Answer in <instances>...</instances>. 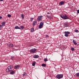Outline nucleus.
Returning <instances> with one entry per match:
<instances>
[{
  "mask_svg": "<svg viewBox=\"0 0 79 79\" xmlns=\"http://www.w3.org/2000/svg\"><path fill=\"white\" fill-rule=\"evenodd\" d=\"M37 20H35L33 22V27H34L35 25H37Z\"/></svg>",
  "mask_w": 79,
  "mask_h": 79,
  "instance_id": "obj_8",
  "label": "nucleus"
},
{
  "mask_svg": "<svg viewBox=\"0 0 79 79\" xmlns=\"http://www.w3.org/2000/svg\"><path fill=\"white\" fill-rule=\"evenodd\" d=\"M74 32L78 33V32H79V31L78 30H74Z\"/></svg>",
  "mask_w": 79,
  "mask_h": 79,
  "instance_id": "obj_24",
  "label": "nucleus"
},
{
  "mask_svg": "<svg viewBox=\"0 0 79 79\" xmlns=\"http://www.w3.org/2000/svg\"><path fill=\"white\" fill-rule=\"evenodd\" d=\"M20 67L21 66L20 65H15L14 68L15 69H17L20 68Z\"/></svg>",
  "mask_w": 79,
  "mask_h": 79,
  "instance_id": "obj_9",
  "label": "nucleus"
},
{
  "mask_svg": "<svg viewBox=\"0 0 79 79\" xmlns=\"http://www.w3.org/2000/svg\"><path fill=\"white\" fill-rule=\"evenodd\" d=\"M76 77H79V72L76 73Z\"/></svg>",
  "mask_w": 79,
  "mask_h": 79,
  "instance_id": "obj_21",
  "label": "nucleus"
},
{
  "mask_svg": "<svg viewBox=\"0 0 79 79\" xmlns=\"http://www.w3.org/2000/svg\"><path fill=\"white\" fill-rule=\"evenodd\" d=\"M41 66L43 67H46V64H42Z\"/></svg>",
  "mask_w": 79,
  "mask_h": 79,
  "instance_id": "obj_20",
  "label": "nucleus"
},
{
  "mask_svg": "<svg viewBox=\"0 0 79 79\" xmlns=\"http://www.w3.org/2000/svg\"><path fill=\"white\" fill-rule=\"evenodd\" d=\"M20 27L21 28H22V29H24V27L23 26H20Z\"/></svg>",
  "mask_w": 79,
  "mask_h": 79,
  "instance_id": "obj_28",
  "label": "nucleus"
},
{
  "mask_svg": "<svg viewBox=\"0 0 79 79\" xmlns=\"http://www.w3.org/2000/svg\"><path fill=\"white\" fill-rule=\"evenodd\" d=\"M60 17L61 18H62L63 19H65L66 20L67 19H69V18L65 14H64V15H61Z\"/></svg>",
  "mask_w": 79,
  "mask_h": 79,
  "instance_id": "obj_1",
  "label": "nucleus"
},
{
  "mask_svg": "<svg viewBox=\"0 0 79 79\" xmlns=\"http://www.w3.org/2000/svg\"><path fill=\"white\" fill-rule=\"evenodd\" d=\"M21 17H22V19H24V14H21Z\"/></svg>",
  "mask_w": 79,
  "mask_h": 79,
  "instance_id": "obj_22",
  "label": "nucleus"
},
{
  "mask_svg": "<svg viewBox=\"0 0 79 79\" xmlns=\"http://www.w3.org/2000/svg\"><path fill=\"white\" fill-rule=\"evenodd\" d=\"M73 43H74V44L75 45H76L77 44V43L76 41H75V40H73Z\"/></svg>",
  "mask_w": 79,
  "mask_h": 79,
  "instance_id": "obj_14",
  "label": "nucleus"
},
{
  "mask_svg": "<svg viewBox=\"0 0 79 79\" xmlns=\"http://www.w3.org/2000/svg\"><path fill=\"white\" fill-rule=\"evenodd\" d=\"M15 57L14 56H12L10 57V59L11 60H14L15 59Z\"/></svg>",
  "mask_w": 79,
  "mask_h": 79,
  "instance_id": "obj_13",
  "label": "nucleus"
},
{
  "mask_svg": "<svg viewBox=\"0 0 79 79\" xmlns=\"http://www.w3.org/2000/svg\"><path fill=\"white\" fill-rule=\"evenodd\" d=\"M65 1H61L59 3V6H62V5H63L64 4H65Z\"/></svg>",
  "mask_w": 79,
  "mask_h": 79,
  "instance_id": "obj_11",
  "label": "nucleus"
},
{
  "mask_svg": "<svg viewBox=\"0 0 79 79\" xmlns=\"http://www.w3.org/2000/svg\"><path fill=\"white\" fill-rule=\"evenodd\" d=\"M9 66L8 67L7 69H6V71L7 72H9Z\"/></svg>",
  "mask_w": 79,
  "mask_h": 79,
  "instance_id": "obj_15",
  "label": "nucleus"
},
{
  "mask_svg": "<svg viewBox=\"0 0 79 79\" xmlns=\"http://www.w3.org/2000/svg\"><path fill=\"white\" fill-rule=\"evenodd\" d=\"M35 64H36L35 62H33V63H32V65L33 66H35Z\"/></svg>",
  "mask_w": 79,
  "mask_h": 79,
  "instance_id": "obj_23",
  "label": "nucleus"
},
{
  "mask_svg": "<svg viewBox=\"0 0 79 79\" xmlns=\"http://www.w3.org/2000/svg\"><path fill=\"white\" fill-rule=\"evenodd\" d=\"M64 26L66 27H67L68 26V24L67 23H64Z\"/></svg>",
  "mask_w": 79,
  "mask_h": 79,
  "instance_id": "obj_19",
  "label": "nucleus"
},
{
  "mask_svg": "<svg viewBox=\"0 0 79 79\" xmlns=\"http://www.w3.org/2000/svg\"><path fill=\"white\" fill-rule=\"evenodd\" d=\"M2 17H0V19H2Z\"/></svg>",
  "mask_w": 79,
  "mask_h": 79,
  "instance_id": "obj_34",
  "label": "nucleus"
},
{
  "mask_svg": "<svg viewBox=\"0 0 79 79\" xmlns=\"http://www.w3.org/2000/svg\"><path fill=\"white\" fill-rule=\"evenodd\" d=\"M9 47H13V44L11 43V44H9Z\"/></svg>",
  "mask_w": 79,
  "mask_h": 79,
  "instance_id": "obj_18",
  "label": "nucleus"
},
{
  "mask_svg": "<svg viewBox=\"0 0 79 79\" xmlns=\"http://www.w3.org/2000/svg\"><path fill=\"white\" fill-rule=\"evenodd\" d=\"M44 60L45 62H47V61H48V60L47 58H45L44 59Z\"/></svg>",
  "mask_w": 79,
  "mask_h": 79,
  "instance_id": "obj_25",
  "label": "nucleus"
},
{
  "mask_svg": "<svg viewBox=\"0 0 79 79\" xmlns=\"http://www.w3.org/2000/svg\"><path fill=\"white\" fill-rule=\"evenodd\" d=\"M0 1H3V0H0Z\"/></svg>",
  "mask_w": 79,
  "mask_h": 79,
  "instance_id": "obj_36",
  "label": "nucleus"
},
{
  "mask_svg": "<svg viewBox=\"0 0 79 79\" xmlns=\"http://www.w3.org/2000/svg\"><path fill=\"white\" fill-rule=\"evenodd\" d=\"M26 73H24V74H23V77H25V76H26Z\"/></svg>",
  "mask_w": 79,
  "mask_h": 79,
  "instance_id": "obj_31",
  "label": "nucleus"
},
{
  "mask_svg": "<svg viewBox=\"0 0 79 79\" xmlns=\"http://www.w3.org/2000/svg\"><path fill=\"white\" fill-rule=\"evenodd\" d=\"M15 29H20V27H19L18 26H16L15 27Z\"/></svg>",
  "mask_w": 79,
  "mask_h": 79,
  "instance_id": "obj_17",
  "label": "nucleus"
},
{
  "mask_svg": "<svg viewBox=\"0 0 79 79\" xmlns=\"http://www.w3.org/2000/svg\"><path fill=\"white\" fill-rule=\"evenodd\" d=\"M7 17H8L10 18L11 17V15H10V14H8L7 15Z\"/></svg>",
  "mask_w": 79,
  "mask_h": 79,
  "instance_id": "obj_26",
  "label": "nucleus"
},
{
  "mask_svg": "<svg viewBox=\"0 0 79 79\" xmlns=\"http://www.w3.org/2000/svg\"><path fill=\"white\" fill-rule=\"evenodd\" d=\"M43 16L42 15H40V16H38V17L37 20L38 22H40L42 20V19H43Z\"/></svg>",
  "mask_w": 79,
  "mask_h": 79,
  "instance_id": "obj_2",
  "label": "nucleus"
},
{
  "mask_svg": "<svg viewBox=\"0 0 79 79\" xmlns=\"http://www.w3.org/2000/svg\"><path fill=\"white\" fill-rule=\"evenodd\" d=\"M6 23V22H2V25H0V30H1L2 28V27H4L5 26V24Z\"/></svg>",
  "mask_w": 79,
  "mask_h": 79,
  "instance_id": "obj_6",
  "label": "nucleus"
},
{
  "mask_svg": "<svg viewBox=\"0 0 79 79\" xmlns=\"http://www.w3.org/2000/svg\"><path fill=\"white\" fill-rule=\"evenodd\" d=\"M36 51V49H35V48H33L32 49H30V52L31 53L33 54L34 53H35V52Z\"/></svg>",
  "mask_w": 79,
  "mask_h": 79,
  "instance_id": "obj_4",
  "label": "nucleus"
},
{
  "mask_svg": "<svg viewBox=\"0 0 79 79\" xmlns=\"http://www.w3.org/2000/svg\"><path fill=\"white\" fill-rule=\"evenodd\" d=\"M34 19V18H31V22H32Z\"/></svg>",
  "mask_w": 79,
  "mask_h": 79,
  "instance_id": "obj_30",
  "label": "nucleus"
},
{
  "mask_svg": "<svg viewBox=\"0 0 79 79\" xmlns=\"http://www.w3.org/2000/svg\"><path fill=\"white\" fill-rule=\"evenodd\" d=\"M8 68L9 69V72H10V69H12L13 68V65H9Z\"/></svg>",
  "mask_w": 79,
  "mask_h": 79,
  "instance_id": "obj_10",
  "label": "nucleus"
},
{
  "mask_svg": "<svg viewBox=\"0 0 79 79\" xmlns=\"http://www.w3.org/2000/svg\"><path fill=\"white\" fill-rule=\"evenodd\" d=\"M77 12L78 14H79V10H77Z\"/></svg>",
  "mask_w": 79,
  "mask_h": 79,
  "instance_id": "obj_32",
  "label": "nucleus"
},
{
  "mask_svg": "<svg viewBox=\"0 0 79 79\" xmlns=\"http://www.w3.org/2000/svg\"><path fill=\"white\" fill-rule=\"evenodd\" d=\"M71 50L72 51H74L75 48H71Z\"/></svg>",
  "mask_w": 79,
  "mask_h": 79,
  "instance_id": "obj_29",
  "label": "nucleus"
},
{
  "mask_svg": "<svg viewBox=\"0 0 79 79\" xmlns=\"http://www.w3.org/2000/svg\"><path fill=\"white\" fill-rule=\"evenodd\" d=\"M49 37V36H48V35H46V37Z\"/></svg>",
  "mask_w": 79,
  "mask_h": 79,
  "instance_id": "obj_33",
  "label": "nucleus"
},
{
  "mask_svg": "<svg viewBox=\"0 0 79 79\" xmlns=\"http://www.w3.org/2000/svg\"><path fill=\"white\" fill-rule=\"evenodd\" d=\"M15 73V71H14V70H12L11 72H10V74H14Z\"/></svg>",
  "mask_w": 79,
  "mask_h": 79,
  "instance_id": "obj_16",
  "label": "nucleus"
},
{
  "mask_svg": "<svg viewBox=\"0 0 79 79\" xmlns=\"http://www.w3.org/2000/svg\"><path fill=\"white\" fill-rule=\"evenodd\" d=\"M34 31V28H32L31 30V32H33Z\"/></svg>",
  "mask_w": 79,
  "mask_h": 79,
  "instance_id": "obj_27",
  "label": "nucleus"
},
{
  "mask_svg": "<svg viewBox=\"0 0 79 79\" xmlns=\"http://www.w3.org/2000/svg\"><path fill=\"white\" fill-rule=\"evenodd\" d=\"M64 33H65L64 36L67 37H68V36H69V34H70V32H69V31H65Z\"/></svg>",
  "mask_w": 79,
  "mask_h": 79,
  "instance_id": "obj_7",
  "label": "nucleus"
},
{
  "mask_svg": "<svg viewBox=\"0 0 79 79\" xmlns=\"http://www.w3.org/2000/svg\"><path fill=\"white\" fill-rule=\"evenodd\" d=\"M57 78L60 79V78H62L63 77V74H58L56 76Z\"/></svg>",
  "mask_w": 79,
  "mask_h": 79,
  "instance_id": "obj_3",
  "label": "nucleus"
},
{
  "mask_svg": "<svg viewBox=\"0 0 79 79\" xmlns=\"http://www.w3.org/2000/svg\"><path fill=\"white\" fill-rule=\"evenodd\" d=\"M47 14H50V12H48Z\"/></svg>",
  "mask_w": 79,
  "mask_h": 79,
  "instance_id": "obj_35",
  "label": "nucleus"
},
{
  "mask_svg": "<svg viewBox=\"0 0 79 79\" xmlns=\"http://www.w3.org/2000/svg\"><path fill=\"white\" fill-rule=\"evenodd\" d=\"M44 25V22H41L40 23L39 26V28H42L43 27V25Z\"/></svg>",
  "mask_w": 79,
  "mask_h": 79,
  "instance_id": "obj_5",
  "label": "nucleus"
},
{
  "mask_svg": "<svg viewBox=\"0 0 79 79\" xmlns=\"http://www.w3.org/2000/svg\"><path fill=\"white\" fill-rule=\"evenodd\" d=\"M33 57L34 58L36 59L37 58H39V55H34Z\"/></svg>",
  "mask_w": 79,
  "mask_h": 79,
  "instance_id": "obj_12",
  "label": "nucleus"
}]
</instances>
